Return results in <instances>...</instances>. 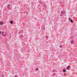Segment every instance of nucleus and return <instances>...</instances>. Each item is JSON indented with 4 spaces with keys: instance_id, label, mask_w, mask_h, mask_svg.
Returning a JSON list of instances; mask_svg holds the SVG:
<instances>
[{
    "instance_id": "obj_15",
    "label": "nucleus",
    "mask_w": 77,
    "mask_h": 77,
    "mask_svg": "<svg viewBox=\"0 0 77 77\" xmlns=\"http://www.w3.org/2000/svg\"><path fill=\"white\" fill-rule=\"evenodd\" d=\"M42 28H43V27H42Z\"/></svg>"
},
{
    "instance_id": "obj_5",
    "label": "nucleus",
    "mask_w": 77,
    "mask_h": 77,
    "mask_svg": "<svg viewBox=\"0 0 77 77\" xmlns=\"http://www.w3.org/2000/svg\"><path fill=\"white\" fill-rule=\"evenodd\" d=\"M10 22L11 24H13V21H10Z\"/></svg>"
},
{
    "instance_id": "obj_6",
    "label": "nucleus",
    "mask_w": 77,
    "mask_h": 77,
    "mask_svg": "<svg viewBox=\"0 0 77 77\" xmlns=\"http://www.w3.org/2000/svg\"><path fill=\"white\" fill-rule=\"evenodd\" d=\"M9 7H10V5L9 4L7 6V8L8 9H9Z\"/></svg>"
},
{
    "instance_id": "obj_2",
    "label": "nucleus",
    "mask_w": 77,
    "mask_h": 77,
    "mask_svg": "<svg viewBox=\"0 0 77 77\" xmlns=\"http://www.w3.org/2000/svg\"><path fill=\"white\" fill-rule=\"evenodd\" d=\"M69 20H70V22L72 23H73V20H72L71 19V18H69Z\"/></svg>"
},
{
    "instance_id": "obj_3",
    "label": "nucleus",
    "mask_w": 77,
    "mask_h": 77,
    "mask_svg": "<svg viewBox=\"0 0 77 77\" xmlns=\"http://www.w3.org/2000/svg\"><path fill=\"white\" fill-rule=\"evenodd\" d=\"M3 24V22H0V25H2Z\"/></svg>"
},
{
    "instance_id": "obj_13",
    "label": "nucleus",
    "mask_w": 77,
    "mask_h": 77,
    "mask_svg": "<svg viewBox=\"0 0 77 77\" xmlns=\"http://www.w3.org/2000/svg\"><path fill=\"white\" fill-rule=\"evenodd\" d=\"M1 33H2V32H0V35L1 34Z\"/></svg>"
},
{
    "instance_id": "obj_11",
    "label": "nucleus",
    "mask_w": 77,
    "mask_h": 77,
    "mask_svg": "<svg viewBox=\"0 0 77 77\" xmlns=\"http://www.w3.org/2000/svg\"><path fill=\"white\" fill-rule=\"evenodd\" d=\"M66 69H69V68H68V67H67L66 68Z\"/></svg>"
},
{
    "instance_id": "obj_10",
    "label": "nucleus",
    "mask_w": 77,
    "mask_h": 77,
    "mask_svg": "<svg viewBox=\"0 0 77 77\" xmlns=\"http://www.w3.org/2000/svg\"><path fill=\"white\" fill-rule=\"evenodd\" d=\"M67 67H68L69 68H70V66H68Z\"/></svg>"
},
{
    "instance_id": "obj_7",
    "label": "nucleus",
    "mask_w": 77,
    "mask_h": 77,
    "mask_svg": "<svg viewBox=\"0 0 77 77\" xmlns=\"http://www.w3.org/2000/svg\"><path fill=\"white\" fill-rule=\"evenodd\" d=\"M61 13H62L63 14V13L65 14L66 13L65 11H61Z\"/></svg>"
},
{
    "instance_id": "obj_12",
    "label": "nucleus",
    "mask_w": 77,
    "mask_h": 77,
    "mask_svg": "<svg viewBox=\"0 0 77 77\" xmlns=\"http://www.w3.org/2000/svg\"><path fill=\"white\" fill-rule=\"evenodd\" d=\"M38 69H37L36 71H38Z\"/></svg>"
},
{
    "instance_id": "obj_8",
    "label": "nucleus",
    "mask_w": 77,
    "mask_h": 77,
    "mask_svg": "<svg viewBox=\"0 0 77 77\" xmlns=\"http://www.w3.org/2000/svg\"><path fill=\"white\" fill-rule=\"evenodd\" d=\"M71 44H73L74 43V42H72V41H71Z\"/></svg>"
},
{
    "instance_id": "obj_14",
    "label": "nucleus",
    "mask_w": 77,
    "mask_h": 77,
    "mask_svg": "<svg viewBox=\"0 0 77 77\" xmlns=\"http://www.w3.org/2000/svg\"><path fill=\"white\" fill-rule=\"evenodd\" d=\"M60 16L61 17L62 16V15H60Z\"/></svg>"
},
{
    "instance_id": "obj_9",
    "label": "nucleus",
    "mask_w": 77,
    "mask_h": 77,
    "mask_svg": "<svg viewBox=\"0 0 77 77\" xmlns=\"http://www.w3.org/2000/svg\"><path fill=\"white\" fill-rule=\"evenodd\" d=\"M46 38H48V36H46Z\"/></svg>"
},
{
    "instance_id": "obj_1",
    "label": "nucleus",
    "mask_w": 77,
    "mask_h": 77,
    "mask_svg": "<svg viewBox=\"0 0 77 77\" xmlns=\"http://www.w3.org/2000/svg\"><path fill=\"white\" fill-rule=\"evenodd\" d=\"M2 36H5V35H6V34L7 33H5V34H4V32H2Z\"/></svg>"
},
{
    "instance_id": "obj_4",
    "label": "nucleus",
    "mask_w": 77,
    "mask_h": 77,
    "mask_svg": "<svg viewBox=\"0 0 77 77\" xmlns=\"http://www.w3.org/2000/svg\"><path fill=\"white\" fill-rule=\"evenodd\" d=\"M66 69H63V72H66Z\"/></svg>"
}]
</instances>
